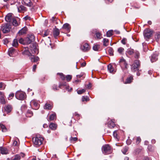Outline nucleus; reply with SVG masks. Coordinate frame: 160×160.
I'll return each mask as SVG.
<instances>
[{
    "label": "nucleus",
    "mask_w": 160,
    "mask_h": 160,
    "mask_svg": "<svg viewBox=\"0 0 160 160\" xmlns=\"http://www.w3.org/2000/svg\"><path fill=\"white\" fill-rule=\"evenodd\" d=\"M53 107V104L52 102H47L44 107L45 109L51 110Z\"/></svg>",
    "instance_id": "obj_13"
},
{
    "label": "nucleus",
    "mask_w": 160,
    "mask_h": 160,
    "mask_svg": "<svg viewBox=\"0 0 160 160\" xmlns=\"http://www.w3.org/2000/svg\"><path fill=\"white\" fill-rule=\"evenodd\" d=\"M25 40L26 41V44H29L30 43H29V42L30 41V40L28 38H27L25 39Z\"/></svg>",
    "instance_id": "obj_54"
},
{
    "label": "nucleus",
    "mask_w": 160,
    "mask_h": 160,
    "mask_svg": "<svg viewBox=\"0 0 160 160\" xmlns=\"http://www.w3.org/2000/svg\"><path fill=\"white\" fill-rule=\"evenodd\" d=\"M102 153L105 154H108L112 153V150L111 147L108 144L103 145L102 148Z\"/></svg>",
    "instance_id": "obj_2"
},
{
    "label": "nucleus",
    "mask_w": 160,
    "mask_h": 160,
    "mask_svg": "<svg viewBox=\"0 0 160 160\" xmlns=\"http://www.w3.org/2000/svg\"><path fill=\"white\" fill-rule=\"evenodd\" d=\"M33 142L36 147L41 145L42 143L43 138L41 136H37L36 137L33 138Z\"/></svg>",
    "instance_id": "obj_1"
},
{
    "label": "nucleus",
    "mask_w": 160,
    "mask_h": 160,
    "mask_svg": "<svg viewBox=\"0 0 160 160\" xmlns=\"http://www.w3.org/2000/svg\"><path fill=\"white\" fill-rule=\"evenodd\" d=\"M11 28V25L8 23L3 24L1 26V30L4 33L9 32Z\"/></svg>",
    "instance_id": "obj_3"
},
{
    "label": "nucleus",
    "mask_w": 160,
    "mask_h": 160,
    "mask_svg": "<svg viewBox=\"0 0 160 160\" xmlns=\"http://www.w3.org/2000/svg\"><path fill=\"white\" fill-rule=\"evenodd\" d=\"M20 156L19 154H17L13 158H11V160H20Z\"/></svg>",
    "instance_id": "obj_31"
},
{
    "label": "nucleus",
    "mask_w": 160,
    "mask_h": 160,
    "mask_svg": "<svg viewBox=\"0 0 160 160\" xmlns=\"http://www.w3.org/2000/svg\"><path fill=\"white\" fill-rule=\"evenodd\" d=\"M48 32L46 31H45L44 32V33L43 34V37H46L48 36Z\"/></svg>",
    "instance_id": "obj_59"
},
{
    "label": "nucleus",
    "mask_w": 160,
    "mask_h": 160,
    "mask_svg": "<svg viewBox=\"0 0 160 160\" xmlns=\"http://www.w3.org/2000/svg\"><path fill=\"white\" fill-rule=\"evenodd\" d=\"M80 49L82 51L86 52L89 50L90 47L88 43L83 42L81 46Z\"/></svg>",
    "instance_id": "obj_7"
},
{
    "label": "nucleus",
    "mask_w": 160,
    "mask_h": 160,
    "mask_svg": "<svg viewBox=\"0 0 160 160\" xmlns=\"http://www.w3.org/2000/svg\"><path fill=\"white\" fill-rule=\"evenodd\" d=\"M37 65H35L33 66L32 68V70L33 71L35 72V70L37 68Z\"/></svg>",
    "instance_id": "obj_61"
},
{
    "label": "nucleus",
    "mask_w": 160,
    "mask_h": 160,
    "mask_svg": "<svg viewBox=\"0 0 160 160\" xmlns=\"http://www.w3.org/2000/svg\"><path fill=\"white\" fill-rule=\"evenodd\" d=\"M112 31H109L107 32V37H110L112 35Z\"/></svg>",
    "instance_id": "obj_45"
},
{
    "label": "nucleus",
    "mask_w": 160,
    "mask_h": 160,
    "mask_svg": "<svg viewBox=\"0 0 160 160\" xmlns=\"http://www.w3.org/2000/svg\"><path fill=\"white\" fill-rule=\"evenodd\" d=\"M78 140V138L76 137H71L70 138V141L71 142H73L75 141H77Z\"/></svg>",
    "instance_id": "obj_44"
},
{
    "label": "nucleus",
    "mask_w": 160,
    "mask_h": 160,
    "mask_svg": "<svg viewBox=\"0 0 160 160\" xmlns=\"http://www.w3.org/2000/svg\"><path fill=\"white\" fill-rule=\"evenodd\" d=\"M24 2L28 6L31 5L30 0H23Z\"/></svg>",
    "instance_id": "obj_42"
},
{
    "label": "nucleus",
    "mask_w": 160,
    "mask_h": 160,
    "mask_svg": "<svg viewBox=\"0 0 160 160\" xmlns=\"http://www.w3.org/2000/svg\"><path fill=\"white\" fill-rule=\"evenodd\" d=\"M33 115V112L30 110H28L26 113V116L29 118L31 117Z\"/></svg>",
    "instance_id": "obj_25"
},
{
    "label": "nucleus",
    "mask_w": 160,
    "mask_h": 160,
    "mask_svg": "<svg viewBox=\"0 0 160 160\" xmlns=\"http://www.w3.org/2000/svg\"><path fill=\"white\" fill-rule=\"evenodd\" d=\"M22 54L24 55H27L29 56L31 54V53L28 50H25L23 51L22 52Z\"/></svg>",
    "instance_id": "obj_32"
},
{
    "label": "nucleus",
    "mask_w": 160,
    "mask_h": 160,
    "mask_svg": "<svg viewBox=\"0 0 160 160\" xmlns=\"http://www.w3.org/2000/svg\"><path fill=\"white\" fill-rule=\"evenodd\" d=\"M126 41H127L126 39L125 38H124L122 39V40L121 41V42L123 44H125L126 43Z\"/></svg>",
    "instance_id": "obj_57"
},
{
    "label": "nucleus",
    "mask_w": 160,
    "mask_h": 160,
    "mask_svg": "<svg viewBox=\"0 0 160 160\" xmlns=\"http://www.w3.org/2000/svg\"><path fill=\"white\" fill-rule=\"evenodd\" d=\"M56 118V115L55 113L54 112L52 114L50 115L49 118L48 119V121H51L54 120Z\"/></svg>",
    "instance_id": "obj_19"
},
{
    "label": "nucleus",
    "mask_w": 160,
    "mask_h": 160,
    "mask_svg": "<svg viewBox=\"0 0 160 160\" xmlns=\"http://www.w3.org/2000/svg\"><path fill=\"white\" fill-rule=\"evenodd\" d=\"M132 77L131 76H130L129 77L127 78L126 81L124 83L125 84L130 83L132 82Z\"/></svg>",
    "instance_id": "obj_33"
},
{
    "label": "nucleus",
    "mask_w": 160,
    "mask_h": 160,
    "mask_svg": "<svg viewBox=\"0 0 160 160\" xmlns=\"http://www.w3.org/2000/svg\"><path fill=\"white\" fill-rule=\"evenodd\" d=\"M30 58L32 62H37L40 60L38 57L33 55H31V57H30Z\"/></svg>",
    "instance_id": "obj_15"
},
{
    "label": "nucleus",
    "mask_w": 160,
    "mask_h": 160,
    "mask_svg": "<svg viewBox=\"0 0 160 160\" xmlns=\"http://www.w3.org/2000/svg\"><path fill=\"white\" fill-rule=\"evenodd\" d=\"M0 151L1 153L2 154H7L8 153L7 149L4 147H0Z\"/></svg>",
    "instance_id": "obj_22"
},
{
    "label": "nucleus",
    "mask_w": 160,
    "mask_h": 160,
    "mask_svg": "<svg viewBox=\"0 0 160 160\" xmlns=\"http://www.w3.org/2000/svg\"><path fill=\"white\" fill-rule=\"evenodd\" d=\"M45 80L46 78L45 77H44L41 78L40 79V81L42 83H43L45 81Z\"/></svg>",
    "instance_id": "obj_53"
},
{
    "label": "nucleus",
    "mask_w": 160,
    "mask_h": 160,
    "mask_svg": "<svg viewBox=\"0 0 160 160\" xmlns=\"http://www.w3.org/2000/svg\"><path fill=\"white\" fill-rule=\"evenodd\" d=\"M26 108L27 107L25 105H23L21 107V108L22 110H24V109H26Z\"/></svg>",
    "instance_id": "obj_63"
},
{
    "label": "nucleus",
    "mask_w": 160,
    "mask_h": 160,
    "mask_svg": "<svg viewBox=\"0 0 160 160\" xmlns=\"http://www.w3.org/2000/svg\"><path fill=\"white\" fill-rule=\"evenodd\" d=\"M19 42L22 44L25 45L26 44L25 39H23L22 38H21L19 40Z\"/></svg>",
    "instance_id": "obj_37"
},
{
    "label": "nucleus",
    "mask_w": 160,
    "mask_h": 160,
    "mask_svg": "<svg viewBox=\"0 0 160 160\" xmlns=\"http://www.w3.org/2000/svg\"><path fill=\"white\" fill-rule=\"evenodd\" d=\"M89 100V98L88 97L86 96H84L82 97V102H84L85 101H87Z\"/></svg>",
    "instance_id": "obj_39"
},
{
    "label": "nucleus",
    "mask_w": 160,
    "mask_h": 160,
    "mask_svg": "<svg viewBox=\"0 0 160 160\" xmlns=\"http://www.w3.org/2000/svg\"><path fill=\"white\" fill-rule=\"evenodd\" d=\"M7 102V101L5 96L2 97H0V102L1 104H5Z\"/></svg>",
    "instance_id": "obj_20"
},
{
    "label": "nucleus",
    "mask_w": 160,
    "mask_h": 160,
    "mask_svg": "<svg viewBox=\"0 0 160 160\" xmlns=\"http://www.w3.org/2000/svg\"><path fill=\"white\" fill-rule=\"evenodd\" d=\"M108 127L111 128H113L115 126L114 122L112 120L109 121L108 122Z\"/></svg>",
    "instance_id": "obj_29"
},
{
    "label": "nucleus",
    "mask_w": 160,
    "mask_h": 160,
    "mask_svg": "<svg viewBox=\"0 0 160 160\" xmlns=\"http://www.w3.org/2000/svg\"><path fill=\"white\" fill-rule=\"evenodd\" d=\"M70 27L68 23H65L64 24L62 28V29L65 30V32H68L70 31Z\"/></svg>",
    "instance_id": "obj_16"
},
{
    "label": "nucleus",
    "mask_w": 160,
    "mask_h": 160,
    "mask_svg": "<svg viewBox=\"0 0 160 160\" xmlns=\"http://www.w3.org/2000/svg\"><path fill=\"white\" fill-rule=\"evenodd\" d=\"M61 88H65L66 90L68 92H71L72 90V88H70L68 84L66 82L63 83L61 84Z\"/></svg>",
    "instance_id": "obj_12"
},
{
    "label": "nucleus",
    "mask_w": 160,
    "mask_h": 160,
    "mask_svg": "<svg viewBox=\"0 0 160 160\" xmlns=\"http://www.w3.org/2000/svg\"><path fill=\"white\" fill-rule=\"evenodd\" d=\"M15 52V50L13 48H10L8 50V54L10 57H14V53Z\"/></svg>",
    "instance_id": "obj_21"
},
{
    "label": "nucleus",
    "mask_w": 160,
    "mask_h": 160,
    "mask_svg": "<svg viewBox=\"0 0 160 160\" xmlns=\"http://www.w3.org/2000/svg\"><path fill=\"white\" fill-rule=\"evenodd\" d=\"M103 45L105 46H107L108 45V40L106 38L103 39Z\"/></svg>",
    "instance_id": "obj_35"
},
{
    "label": "nucleus",
    "mask_w": 160,
    "mask_h": 160,
    "mask_svg": "<svg viewBox=\"0 0 160 160\" xmlns=\"http://www.w3.org/2000/svg\"><path fill=\"white\" fill-rule=\"evenodd\" d=\"M100 48V46L98 44L95 45L93 47V50L95 51H98Z\"/></svg>",
    "instance_id": "obj_36"
},
{
    "label": "nucleus",
    "mask_w": 160,
    "mask_h": 160,
    "mask_svg": "<svg viewBox=\"0 0 160 160\" xmlns=\"http://www.w3.org/2000/svg\"><path fill=\"white\" fill-rule=\"evenodd\" d=\"M20 156V157L21 156L23 158L25 156V154L22 153H21L20 154H19Z\"/></svg>",
    "instance_id": "obj_64"
},
{
    "label": "nucleus",
    "mask_w": 160,
    "mask_h": 160,
    "mask_svg": "<svg viewBox=\"0 0 160 160\" xmlns=\"http://www.w3.org/2000/svg\"><path fill=\"white\" fill-rule=\"evenodd\" d=\"M60 85H59L58 87L57 85L55 84L53 85L52 86V89L54 91H56L59 90V88L60 87Z\"/></svg>",
    "instance_id": "obj_40"
},
{
    "label": "nucleus",
    "mask_w": 160,
    "mask_h": 160,
    "mask_svg": "<svg viewBox=\"0 0 160 160\" xmlns=\"http://www.w3.org/2000/svg\"><path fill=\"white\" fill-rule=\"evenodd\" d=\"M12 23L13 25L15 27L18 26L20 24V22H18L15 19H13V21Z\"/></svg>",
    "instance_id": "obj_27"
},
{
    "label": "nucleus",
    "mask_w": 160,
    "mask_h": 160,
    "mask_svg": "<svg viewBox=\"0 0 160 160\" xmlns=\"http://www.w3.org/2000/svg\"><path fill=\"white\" fill-rule=\"evenodd\" d=\"M113 135L114 136V137L115 138H117V133L115 131H114V132H113Z\"/></svg>",
    "instance_id": "obj_62"
},
{
    "label": "nucleus",
    "mask_w": 160,
    "mask_h": 160,
    "mask_svg": "<svg viewBox=\"0 0 160 160\" xmlns=\"http://www.w3.org/2000/svg\"><path fill=\"white\" fill-rule=\"evenodd\" d=\"M26 9V7L23 5H20L18 8V10H25Z\"/></svg>",
    "instance_id": "obj_48"
},
{
    "label": "nucleus",
    "mask_w": 160,
    "mask_h": 160,
    "mask_svg": "<svg viewBox=\"0 0 160 160\" xmlns=\"http://www.w3.org/2000/svg\"><path fill=\"white\" fill-rule=\"evenodd\" d=\"M96 37L98 39H101L102 38L101 34L99 32H97L96 33Z\"/></svg>",
    "instance_id": "obj_43"
},
{
    "label": "nucleus",
    "mask_w": 160,
    "mask_h": 160,
    "mask_svg": "<svg viewBox=\"0 0 160 160\" xmlns=\"http://www.w3.org/2000/svg\"><path fill=\"white\" fill-rule=\"evenodd\" d=\"M119 62L121 67L122 68H127V64L125 60L123 58H122L120 60Z\"/></svg>",
    "instance_id": "obj_11"
},
{
    "label": "nucleus",
    "mask_w": 160,
    "mask_h": 160,
    "mask_svg": "<svg viewBox=\"0 0 160 160\" xmlns=\"http://www.w3.org/2000/svg\"><path fill=\"white\" fill-rule=\"evenodd\" d=\"M31 106L34 109L37 110L39 107L40 105L36 100H33L30 102Z\"/></svg>",
    "instance_id": "obj_8"
},
{
    "label": "nucleus",
    "mask_w": 160,
    "mask_h": 160,
    "mask_svg": "<svg viewBox=\"0 0 160 160\" xmlns=\"http://www.w3.org/2000/svg\"><path fill=\"white\" fill-rule=\"evenodd\" d=\"M24 18L26 21L27 20H30L31 19L30 17L28 16H27L25 17Z\"/></svg>",
    "instance_id": "obj_58"
},
{
    "label": "nucleus",
    "mask_w": 160,
    "mask_h": 160,
    "mask_svg": "<svg viewBox=\"0 0 160 160\" xmlns=\"http://www.w3.org/2000/svg\"><path fill=\"white\" fill-rule=\"evenodd\" d=\"M128 53L129 55H132L133 53H134V52H133V50H132V49L129 50L128 51Z\"/></svg>",
    "instance_id": "obj_52"
},
{
    "label": "nucleus",
    "mask_w": 160,
    "mask_h": 160,
    "mask_svg": "<svg viewBox=\"0 0 160 160\" xmlns=\"http://www.w3.org/2000/svg\"><path fill=\"white\" fill-rule=\"evenodd\" d=\"M124 49L122 47H120L118 49V52L120 53H121L122 52H123Z\"/></svg>",
    "instance_id": "obj_50"
},
{
    "label": "nucleus",
    "mask_w": 160,
    "mask_h": 160,
    "mask_svg": "<svg viewBox=\"0 0 160 160\" xmlns=\"http://www.w3.org/2000/svg\"><path fill=\"white\" fill-rule=\"evenodd\" d=\"M18 40L17 39H14L12 45L13 46L17 47L18 46Z\"/></svg>",
    "instance_id": "obj_34"
},
{
    "label": "nucleus",
    "mask_w": 160,
    "mask_h": 160,
    "mask_svg": "<svg viewBox=\"0 0 160 160\" xmlns=\"http://www.w3.org/2000/svg\"><path fill=\"white\" fill-rule=\"evenodd\" d=\"M140 66L139 61L138 60H135L131 66V69L133 72L138 71Z\"/></svg>",
    "instance_id": "obj_5"
},
{
    "label": "nucleus",
    "mask_w": 160,
    "mask_h": 160,
    "mask_svg": "<svg viewBox=\"0 0 160 160\" xmlns=\"http://www.w3.org/2000/svg\"><path fill=\"white\" fill-rule=\"evenodd\" d=\"M128 148L127 147H124L122 150V152L124 154H126V153L128 151Z\"/></svg>",
    "instance_id": "obj_38"
},
{
    "label": "nucleus",
    "mask_w": 160,
    "mask_h": 160,
    "mask_svg": "<svg viewBox=\"0 0 160 160\" xmlns=\"http://www.w3.org/2000/svg\"><path fill=\"white\" fill-rule=\"evenodd\" d=\"M72 78V76L71 75H67L65 76L63 73H61V79L64 80L65 79L68 82L70 81Z\"/></svg>",
    "instance_id": "obj_10"
},
{
    "label": "nucleus",
    "mask_w": 160,
    "mask_h": 160,
    "mask_svg": "<svg viewBox=\"0 0 160 160\" xmlns=\"http://www.w3.org/2000/svg\"><path fill=\"white\" fill-rule=\"evenodd\" d=\"M155 38L157 41H158L160 38V34L159 33H157L155 35Z\"/></svg>",
    "instance_id": "obj_49"
},
{
    "label": "nucleus",
    "mask_w": 160,
    "mask_h": 160,
    "mask_svg": "<svg viewBox=\"0 0 160 160\" xmlns=\"http://www.w3.org/2000/svg\"><path fill=\"white\" fill-rule=\"evenodd\" d=\"M4 110L6 112L7 114L10 113L12 110L13 108L12 106L10 104H8L5 105L4 107Z\"/></svg>",
    "instance_id": "obj_9"
},
{
    "label": "nucleus",
    "mask_w": 160,
    "mask_h": 160,
    "mask_svg": "<svg viewBox=\"0 0 160 160\" xmlns=\"http://www.w3.org/2000/svg\"><path fill=\"white\" fill-rule=\"evenodd\" d=\"M83 76V73H81L80 75H77V78H80L82 77V76Z\"/></svg>",
    "instance_id": "obj_60"
},
{
    "label": "nucleus",
    "mask_w": 160,
    "mask_h": 160,
    "mask_svg": "<svg viewBox=\"0 0 160 160\" xmlns=\"http://www.w3.org/2000/svg\"><path fill=\"white\" fill-rule=\"evenodd\" d=\"M60 33L59 30L57 28H55L53 31L54 37L56 38Z\"/></svg>",
    "instance_id": "obj_23"
},
{
    "label": "nucleus",
    "mask_w": 160,
    "mask_h": 160,
    "mask_svg": "<svg viewBox=\"0 0 160 160\" xmlns=\"http://www.w3.org/2000/svg\"><path fill=\"white\" fill-rule=\"evenodd\" d=\"M134 54L135 55V58H138L139 57V53L138 52L136 51L134 52Z\"/></svg>",
    "instance_id": "obj_46"
},
{
    "label": "nucleus",
    "mask_w": 160,
    "mask_h": 160,
    "mask_svg": "<svg viewBox=\"0 0 160 160\" xmlns=\"http://www.w3.org/2000/svg\"><path fill=\"white\" fill-rule=\"evenodd\" d=\"M157 55L153 54L151 57V60L152 62H153L157 60Z\"/></svg>",
    "instance_id": "obj_28"
},
{
    "label": "nucleus",
    "mask_w": 160,
    "mask_h": 160,
    "mask_svg": "<svg viewBox=\"0 0 160 160\" xmlns=\"http://www.w3.org/2000/svg\"><path fill=\"white\" fill-rule=\"evenodd\" d=\"M28 29L26 27H25L22 28L21 30H20L18 32V34L20 35H22L26 34L27 31Z\"/></svg>",
    "instance_id": "obj_18"
},
{
    "label": "nucleus",
    "mask_w": 160,
    "mask_h": 160,
    "mask_svg": "<svg viewBox=\"0 0 160 160\" xmlns=\"http://www.w3.org/2000/svg\"><path fill=\"white\" fill-rule=\"evenodd\" d=\"M57 127V125L56 124L51 123L49 125V128L50 129L53 130H55L56 129Z\"/></svg>",
    "instance_id": "obj_26"
},
{
    "label": "nucleus",
    "mask_w": 160,
    "mask_h": 160,
    "mask_svg": "<svg viewBox=\"0 0 160 160\" xmlns=\"http://www.w3.org/2000/svg\"><path fill=\"white\" fill-rule=\"evenodd\" d=\"M0 127L1 128L2 131L3 132H6L7 131V129L6 126L2 123H0Z\"/></svg>",
    "instance_id": "obj_24"
},
{
    "label": "nucleus",
    "mask_w": 160,
    "mask_h": 160,
    "mask_svg": "<svg viewBox=\"0 0 160 160\" xmlns=\"http://www.w3.org/2000/svg\"><path fill=\"white\" fill-rule=\"evenodd\" d=\"M12 14L11 13H8L6 16L5 19L6 21L8 22H10L12 19Z\"/></svg>",
    "instance_id": "obj_14"
},
{
    "label": "nucleus",
    "mask_w": 160,
    "mask_h": 160,
    "mask_svg": "<svg viewBox=\"0 0 160 160\" xmlns=\"http://www.w3.org/2000/svg\"><path fill=\"white\" fill-rule=\"evenodd\" d=\"M13 145L15 146H18V142L16 141H14L13 143Z\"/></svg>",
    "instance_id": "obj_55"
},
{
    "label": "nucleus",
    "mask_w": 160,
    "mask_h": 160,
    "mask_svg": "<svg viewBox=\"0 0 160 160\" xmlns=\"http://www.w3.org/2000/svg\"><path fill=\"white\" fill-rule=\"evenodd\" d=\"M141 141V139L140 137H138L137 138V141H136V143L137 144H138L140 143V142Z\"/></svg>",
    "instance_id": "obj_56"
},
{
    "label": "nucleus",
    "mask_w": 160,
    "mask_h": 160,
    "mask_svg": "<svg viewBox=\"0 0 160 160\" xmlns=\"http://www.w3.org/2000/svg\"><path fill=\"white\" fill-rule=\"evenodd\" d=\"M14 94L13 93H11L8 96V100H10L13 98V97H14Z\"/></svg>",
    "instance_id": "obj_41"
},
{
    "label": "nucleus",
    "mask_w": 160,
    "mask_h": 160,
    "mask_svg": "<svg viewBox=\"0 0 160 160\" xmlns=\"http://www.w3.org/2000/svg\"><path fill=\"white\" fill-rule=\"evenodd\" d=\"M15 96L17 99L22 100L25 98V93L21 91H18L16 92Z\"/></svg>",
    "instance_id": "obj_4"
},
{
    "label": "nucleus",
    "mask_w": 160,
    "mask_h": 160,
    "mask_svg": "<svg viewBox=\"0 0 160 160\" xmlns=\"http://www.w3.org/2000/svg\"><path fill=\"white\" fill-rule=\"evenodd\" d=\"M28 38L30 40V41L29 42V43H31V42L35 39V37L34 35L32 34L29 35Z\"/></svg>",
    "instance_id": "obj_30"
},
{
    "label": "nucleus",
    "mask_w": 160,
    "mask_h": 160,
    "mask_svg": "<svg viewBox=\"0 0 160 160\" xmlns=\"http://www.w3.org/2000/svg\"><path fill=\"white\" fill-rule=\"evenodd\" d=\"M108 71L110 73H114L116 72V70L113 68L111 64H110L108 65Z\"/></svg>",
    "instance_id": "obj_17"
},
{
    "label": "nucleus",
    "mask_w": 160,
    "mask_h": 160,
    "mask_svg": "<svg viewBox=\"0 0 160 160\" xmlns=\"http://www.w3.org/2000/svg\"><path fill=\"white\" fill-rule=\"evenodd\" d=\"M108 52L111 55H113V50L112 48H110L108 49Z\"/></svg>",
    "instance_id": "obj_51"
},
{
    "label": "nucleus",
    "mask_w": 160,
    "mask_h": 160,
    "mask_svg": "<svg viewBox=\"0 0 160 160\" xmlns=\"http://www.w3.org/2000/svg\"><path fill=\"white\" fill-rule=\"evenodd\" d=\"M152 35V31L149 29H147L144 31V35L145 38L147 40L149 39Z\"/></svg>",
    "instance_id": "obj_6"
},
{
    "label": "nucleus",
    "mask_w": 160,
    "mask_h": 160,
    "mask_svg": "<svg viewBox=\"0 0 160 160\" xmlns=\"http://www.w3.org/2000/svg\"><path fill=\"white\" fill-rule=\"evenodd\" d=\"M85 91V89H82L81 90H79L77 92L78 94H80L84 93Z\"/></svg>",
    "instance_id": "obj_47"
}]
</instances>
